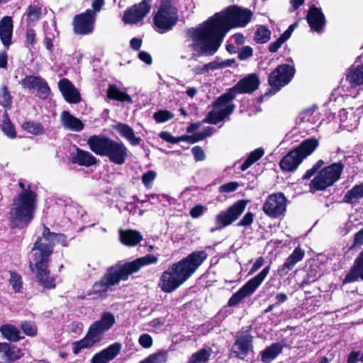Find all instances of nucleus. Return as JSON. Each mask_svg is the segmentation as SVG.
I'll use <instances>...</instances> for the list:
<instances>
[{
    "mask_svg": "<svg viewBox=\"0 0 363 363\" xmlns=\"http://www.w3.org/2000/svg\"><path fill=\"white\" fill-rule=\"evenodd\" d=\"M252 12L235 5L215 13L206 21L186 30L185 45L192 58L212 56L219 49L224 36L233 28L245 27L251 21Z\"/></svg>",
    "mask_w": 363,
    "mask_h": 363,
    "instance_id": "f257e3e1",
    "label": "nucleus"
},
{
    "mask_svg": "<svg viewBox=\"0 0 363 363\" xmlns=\"http://www.w3.org/2000/svg\"><path fill=\"white\" fill-rule=\"evenodd\" d=\"M56 243L67 245L63 234L54 233L47 227H44L42 238H38L32 249V258L30 267L35 274L38 283L44 288L52 289L55 286V279L50 274L48 263Z\"/></svg>",
    "mask_w": 363,
    "mask_h": 363,
    "instance_id": "f03ea898",
    "label": "nucleus"
},
{
    "mask_svg": "<svg viewBox=\"0 0 363 363\" xmlns=\"http://www.w3.org/2000/svg\"><path fill=\"white\" fill-rule=\"evenodd\" d=\"M206 251H195L178 262L173 264L161 275L159 286L165 293L176 290L184 284L206 259Z\"/></svg>",
    "mask_w": 363,
    "mask_h": 363,
    "instance_id": "7ed1b4c3",
    "label": "nucleus"
},
{
    "mask_svg": "<svg viewBox=\"0 0 363 363\" xmlns=\"http://www.w3.org/2000/svg\"><path fill=\"white\" fill-rule=\"evenodd\" d=\"M259 79L256 74H250L240 79L228 92L220 96L214 103L213 109L203 120L204 123L217 124L230 116L234 111L235 105L231 102L238 94H250L257 90Z\"/></svg>",
    "mask_w": 363,
    "mask_h": 363,
    "instance_id": "20e7f679",
    "label": "nucleus"
},
{
    "mask_svg": "<svg viewBox=\"0 0 363 363\" xmlns=\"http://www.w3.org/2000/svg\"><path fill=\"white\" fill-rule=\"evenodd\" d=\"M157 260L156 256L146 255L118 267H111L101 281L94 284L93 290L95 293H105L111 290V287L121 280H127L129 275L138 272L143 267L156 263Z\"/></svg>",
    "mask_w": 363,
    "mask_h": 363,
    "instance_id": "39448f33",
    "label": "nucleus"
},
{
    "mask_svg": "<svg viewBox=\"0 0 363 363\" xmlns=\"http://www.w3.org/2000/svg\"><path fill=\"white\" fill-rule=\"evenodd\" d=\"M87 145L95 154L108 157L116 164H123L128 155V150L123 143L102 135L90 136Z\"/></svg>",
    "mask_w": 363,
    "mask_h": 363,
    "instance_id": "423d86ee",
    "label": "nucleus"
},
{
    "mask_svg": "<svg viewBox=\"0 0 363 363\" xmlns=\"http://www.w3.org/2000/svg\"><path fill=\"white\" fill-rule=\"evenodd\" d=\"M115 323V316L112 313H103L99 320L91 324L84 338L72 343L73 353L77 354L82 350L90 349L99 343L103 340L105 333L108 331Z\"/></svg>",
    "mask_w": 363,
    "mask_h": 363,
    "instance_id": "0eeeda50",
    "label": "nucleus"
},
{
    "mask_svg": "<svg viewBox=\"0 0 363 363\" xmlns=\"http://www.w3.org/2000/svg\"><path fill=\"white\" fill-rule=\"evenodd\" d=\"M36 206V194L32 190L22 191L13 199L9 213V219L12 227H19L28 224L33 218Z\"/></svg>",
    "mask_w": 363,
    "mask_h": 363,
    "instance_id": "6e6552de",
    "label": "nucleus"
},
{
    "mask_svg": "<svg viewBox=\"0 0 363 363\" xmlns=\"http://www.w3.org/2000/svg\"><path fill=\"white\" fill-rule=\"evenodd\" d=\"M318 145L315 138L303 140L296 148L291 150L280 161L279 166L283 171L293 172L297 169L303 160L312 154Z\"/></svg>",
    "mask_w": 363,
    "mask_h": 363,
    "instance_id": "1a4fd4ad",
    "label": "nucleus"
},
{
    "mask_svg": "<svg viewBox=\"0 0 363 363\" xmlns=\"http://www.w3.org/2000/svg\"><path fill=\"white\" fill-rule=\"evenodd\" d=\"M344 165L340 162L333 163L323 169L310 184V191H322L337 182L342 172Z\"/></svg>",
    "mask_w": 363,
    "mask_h": 363,
    "instance_id": "9d476101",
    "label": "nucleus"
},
{
    "mask_svg": "<svg viewBox=\"0 0 363 363\" xmlns=\"http://www.w3.org/2000/svg\"><path fill=\"white\" fill-rule=\"evenodd\" d=\"M178 21L177 9L170 0L161 1L154 17V23L160 33H165L172 28Z\"/></svg>",
    "mask_w": 363,
    "mask_h": 363,
    "instance_id": "9b49d317",
    "label": "nucleus"
},
{
    "mask_svg": "<svg viewBox=\"0 0 363 363\" xmlns=\"http://www.w3.org/2000/svg\"><path fill=\"white\" fill-rule=\"evenodd\" d=\"M270 267H264L257 276L250 279L242 288L235 293L229 299L228 305L235 306L243 298L251 296L263 282L269 274Z\"/></svg>",
    "mask_w": 363,
    "mask_h": 363,
    "instance_id": "f8f14e48",
    "label": "nucleus"
},
{
    "mask_svg": "<svg viewBox=\"0 0 363 363\" xmlns=\"http://www.w3.org/2000/svg\"><path fill=\"white\" fill-rule=\"evenodd\" d=\"M247 203V200H240L226 211L218 213L216 217L218 228L226 227L236 220L245 209Z\"/></svg>",
    "mask_w": 363,
    "mask_h": 363,
    "instance_id": "ddd939ff",
    "label": "nucleus"
},
{
    "mask_svg": "<svg viewBox=\"0 0 363 363\" xmlns=\"http://www.w3.org/2000/svg\"><path fill=\"white\" fill-rule=\"evenodd\" d=\"M294 69L291 65L284 64L278 66L269 76V84L278 91L282 86L287 84L294 74Z\"/></svg>",
    "mask_w": 363,
    "mask_h": 363,
    "instance_id": "4468645a",
    "label": "nucleus"
},
{
    "mask_svg": "<svg viewBox=\"0 0 363 363\" xmlns=\"http://www.w3.org/2000/svg\"><path fill=\"white\" fill-rule=\"evenodd\" d=\"M286 207V199L281 193L269 195L264 202L262 210L266 215L271 218H277L281 216Z\"/></svg>",
    "mask_w": 363,
    "mask_h": 363,
    "instance_id": "2eb2a0df",
    "label": "nucleus"
},
{
    "mask_svg": "<svg viewBox=\"0 0 363 363\" xmlns=\"http://www.w3.org/2000/svg\"><path fill=\"white\" fill-rule=\"evenodd\" d=\"M97 11L87 9L84 13L75 16L73 19V28L77 34L86 35L94 30Z\"/></svg>",
    "mask_w": 363,
    "mask_h": 363,
    "instance_id": "dca6fc26",
    "label": "nucleus"
},
{
    "mask_svg": "<svg viewBox=\"0 0 363 363\" xmlns=\"http://www.w3.org/2000/svg\"><path fill=\"white\" fill-rule=\"evenodd\" d=\"M150 9L151 5L147 1H143L127 9L124 13L123 20L125 23H137L143 19L150 12Z\"/></svg>",
    "mask_w": 363,
    "mask_h": 363,
    "instance_id": "f3484780",
    "label": "nucleus"
},
{
    "mask_svg": "<svg viewBox=\"0 0 363 363\" xmlns=\"http://www.w3.org/2000/svg\"><path fill=\"white\" fill-rule=\"evenodd\" d=\"M306 18L313 31L320 33L323 30L326 20L320 8H318L315 5L311 6L309 8Z\"/></svg>",
    "mask_w": 363,
    "mask_h": 363,
    "instance_id": "a211bd4d",
    "label": "nucleus"
},
{
    "mask_svg": "<svg viewBox=\"0 0 363 363\" xmlns=\"http://www.w3.org/2000/svg\"><path fill=\"white\" fill-rule=\"evenodd\" d=\"M58 88L64 99L70 104H77L81 101L79 91L67 79H62L57 83Z\"/></svg>",
    "mask_w": 363,
    "mask_h": 363,
    "instance_id": "6ab92c4d",
    "label": "nucleus"
},
{
    "mask_svg": "<svg viewBox=\"0 0 363 363\" xmlns=\"http://www.w3.org/2000/svg\"><path fill=\"white\" fill-rule=\"evenodd\" d=\"M252 337L250 335L240 336L232 347V352L235 357L244 359L252 350Z\"/></svg>",
    "mask_w": 363,
    "mask_h": 363,
    "instance_id": "aec40b11",
    "label": "nucleus"
},
{
    "mask_svg": "<svg viewBox=\"0 0 363 363\" xmlns=\"http://www.w3.org/2000/svg\"><path fill=\"white\" fill-rule=\"evenodd\" d=\"M121 349L120 343H114L102 351L95 354L91 363H107L113 359Z\"/></svg>",
    "mask_w": 363,
    "mask_h": 363,
    "instance_id": "412c9836",
    "label": "nucleus"
},
{
    "mask_svg": "<svg viewBox=\"0 0 363 363\" xmlns=\"http://www.w3.org/2000/svg\"><path fill=\"white\" fill-rule=\"evenodd\" d=\"M347 80L354 88L363 84V57H359L358 60L350 67L347 75Z\"/></svg>",
    "mask_w": 363,
    "mask_h": 363,
    "instance_id": "4be33fe9",
    "label": "nucleus"
},
{
    "mask_svg": "<svg viewBox=\"0 0 363 363\" xmlns=\"http://www.w3.org/2000/svg\"><path fill=\"white\" fill-rule=\"evenodd\" d=\"M359 279L363 280V251L355 259L353 266L345 276L343 282L352 283Z\"/></svg>",
    "mask_w": 363,
    "mask_h": 363,
    "instance_id": "5701e85b",
    "label": "nucleus"
},
{
    "mask_svg": "<svg viewBox=\"0 0 363 363\" xmlns=\"http://www.w3.org/2000/svg\"><path fill=\"white\" fill-rule=\"evenodd\" d=\"M340 125L349 131L355 129L359 123V117L353 108L342 109L339 112Z\"/></svg>",
    "mask_w": 363,
    "mask_h": 363,
    "instance_id": "b1692460",
    "label": "nucleus"
},
{
    "mask_svg": "<svg viewBox=\"0 0 363 363\" xmlns=\"http://www.w3.org/2000/svg\"><path fill=\"white\" fill-rule=\"evenodd\" d=\"M13 21L10 16H4L0 21V39L7 49L11 44Z\"/></svg>",
    "mask_w": 363,
    "mask_h": 363,
    "instance_id": "393cba45",
    "label": "nucleus"
},
{
    "mask_svg": "<svg viewBox=\"0 0 363 363\" xmlns=\"http://www.w3.org/2000/svg\"><path fill=\"white\" fill-rule=\"evenodd\" d=\"M304 251L300 247H296L292 254L286 259L284 263L279 268L278 272L280 276H285L294 267L300 262L304 256Z\"/></svg>",
    "mask_w": 363,
    "mask_h": 363,
    "instance_id": "a878e982",
    "label": "nucleus"
},
{
    "mask_svg": "<svg viewBox=\"0 0 363 363\" xmlns=\"http://www.w3.org/2000/svg\"><path fill=\"white\" fill-rule=\"evenodd\" d=\"M22 356L23 353L20 348L6 342L0 343V358L3 360L11 362L19 359Z\"/></svg>",
    "mask_w": 363,
    "mask_h": 363,
    "instance_id": "bb28decb",
    "label": "nucleus"
},
{
    "mask_svg": "<svg viewBox=\"0 0 363 363\" xmlns=\"http://www.w3.org/2000/svg\"><path fill=\"white\" fill-rule=\"evenodd\" d=\"M60 120L62 126L67 130L79 132L84 128L83 123L79 118L71 115L68 111H64L61 113Z\"/></svg>",
    "mask_w": 363,
    "mask_h": 363,
    "instance_id": "cd10ccee",
    "label": "nucleus"
},
{
    "mask_svg": "<svg viewBox=\"0 0 363 363\" xmlns=\"http://www.w3.org/2000/svg\"><path fill=\"white\" fill-rule=\"evenodd\" d=\"M116 130L131 145L136 146L140 145L142 139L135 135L133 129L127 124L118 123L116 126Z\"/></svg>",
    "mask_w": 363,
    "mask_h": 363,
    "instance_id": "c85d7f7f",
    "label": "nucleus"
},
{
    "mask_svg": "<svg viewBox=\"0 0 363 363\" xmlns=\"http://www.w3.org/2000/svg\"><path fill=\"white\" fill-rule=\"evenodd\" d=\"M119 237L120 241L127 246H135L143 240L142 235L134 230H120Z\"/></svg>",
    "mask_w": 363,
    "mask_h": 363,
    "instance_id": "c756f323",
    "label": "nucleus"
},
{
    "mask_svg": "<svg viewBox=\"0 0 363 363\" xmlns=\"http://www.w3.org/2000/svg\"><path fill=\"white\" fill-rule=\"evenodd\" d=\"M72 162L82 166L90 167L96 162V159L88 151L77 148L76 153L73 155Z\"/></svg>",
    "mask_w": 363,
    "mask_h": 363,
    "instance_id": "7c9ffc66",
    "label": "nucleus"
},
{
    "mask_svg": "<svg viewBox=\"0 0 363 363\" xmlns=\"http://www.w3.org/2000/svg\"><path fill=\"white\" fill-rule=\"evenodd\" d=\"M363 199V183L354 186L347 191L343 197V201L350 204H356Z\"/></svg>",
    "mask_w": 363,
    "mask_h": 363,
    "instance_id": "2f4dec72",
    "label": "nucleus"
},
{
    "mask_svg": "<svg viewBox=\"0 0 363 363\" xmlns=\"http://www.w3.org/2000/svg\"><path fill=\"white\" fill-rule=\"evenodd\" d=\"M107 96L108 99L112 100L121 102H127L128 104L133 103L131 96L126 92L120 90L115 84H110L108 86L107 89Z\"/></svg>",
    "mask_w": 363,
    "mask_h": 363,
    "instance_id": "473e14b6",
    "label": "nucleus"
},
{
    "mask_svg": "<svg viewBox=\"0 0 363 363\" xmlns=\"http://www.w3.org/2000/svg\"><path fill=\"white\" fill-rule=\"evenodd\" d=\"M283 345L280 342H275L266 347L262 352V361L269 363L274 359L282 351Z\"/></svg>",
    "mask_w": 363,
    "mask_h": 363,
    "instance_id": "72a5a7b5",
    "label": "nucleus"
},
{
    "mask_svg": "<svg viewBox=\"0 0 363 363\" xmlns=\"http://www.w3.org/2000/svg\"><path fill=\"white\" fill-rule=\"evenodd\" d=\"M318 121V113L314 110L308 109L300 113L297 118V123L303 125V128H309L307 124H315Z\"/></svg>",
    "mask_w": 363,
    "mask_h": 363,
    "instance_id": "f704fd0d",
    "label": "nucleus"
},
{
    "mask_svg": "<svg viewBox=\"0 0 363 363\" xmlns=\"http://www.w3.org/2000/svg\"><path fill=\"white\" fill-rule=\"evenodd\" d=\"M2 335L8 340L16 342L21 339L20 331L15 326L6 324L0 328Z\"/></svg>",
    "mask_w": 363,
    "mask_h": 363,
    "instance_id": "c9c22d12",
    "label": "nucleus"
},
{
    "mask_svg": "<svg viewBox=\"0 0 363 363\" xmlns=\"http://www.w3.org/2000/svg\"><path fill=\"white\" fill-rule=\"evenodd\" d=\"M264 154V150L262 147L257 148L251 152L248 157L241 165V170L245 171L252 164L259 160Z\"/></svg>",
    "mask_w": 363,
    "mask_h": 363,
    "instance_id": "e433bc0d",
    "label": "nucleus"
},
{
    "mask_svg": "<svg viewBox=\"0 0 363 363\" xmlns=\"http://www.w3.org/2000/svg\"><path fill=\"white\" fill-rule=\"evenodd\" d=\"M44 79H43L40 77L29 75L23 79L21 84L25 89H28L30 90L35 89L37 91V89L39 88V86L41 85Z\"/></svg>",
    "mask_w": 363,
    "mask_h": 363,
    "instance_id": "4c0bfd02",
    "label": "nucleus"
},
{
    "mask_svg": "<svg viewBox=\"0 0 363 363\" xmlns=\"http://www.w3.org/2000/svg\"><path fill=\"white\" fill-rule=\"evenodd\" d=\"M211 356V352L206 349H201L194 353L186 363H206Z\"/></svg>",
    "mask_w": 363,
    "mask_h": 363,
    "instance_id": "58836bf2",
    "label": "nucleus"
},
{
    "mask_svg": "<svg viewBox=\"0 0 363 363\" xmlns=\"http://www.w3.org/2000/svg\"><path fill=\"white\" fill-rule=\"evenodd\" d=\"M271 37V31L266 26H261L257 28L255 33L254 40L257 43H265L268 42Z\"/></svg>",
    "mask_w": 363,
    "mask_h": 363,
    "instance_id": "ea45409f",
    "label": "nucleus"
},
{
    "mask_svg": "<svg viewBox=\"0 0 363 363\" xmlns=\"http://www.w3.org/2000/svg\"><path fill=\"white\" fill-rule=\"evenodd\" d=\"M21 127L24 130L33 135H40L44 131V128L40 123L33 121H26Z\"/></svg>",
    "mask_w": 363,
    "mask_h": 363,
    "instance_id": "a19ab883",
    "label": "nucleus"
},
{
    "mask_svg": "<svg viewBox=\"0 0 363 363\" xmlns=\"http://www.w3.org/2000/svg\"><path fill=\"white\" fill-rule=\"evenodd\" d=\"M217 65L215 61H212L203 65H197L191 69V72L194 75L207 74L210 71L217 69Z\"/></svg>",
    "mask_w": 363,
    "mask_h": 363,
    "instance_id": "79ce46f5",
    "label": "nucleus"
},
{
    "mask_svg": "<svg viewBox=\"0 0 363 363\" xmlns=\"http://www.w3.org/2000/svg\"><path fill=\"white\" fill-rule=\"evenodd\" d=\"M1 130L4 133L10 138H15L16 137V132L14 126L8 118L7 115L4 116V119L1 124Z\"/></svg>",
    "mask_w": 363,
    "mask_h": 363,
    "instance_id": "37998d69",
    "label": "nucleus"
},
{
    "mask_svg": "<svg viewBox=\"0 0 363 363\" xmlns=\"http://www.w3.org/2000/svg\"><path fill=\"white\" fill-rule=\"evenodd\" d=\"M160 137L162 140H164L168 143H170L172 144L179 143L182 141H187L190 143L189 135H182L179 137H174L169 133L163 131L160 133Z\"/></svg>",
    "mask_w": 363,
    "mask_h": 363,
    "instance_id": "c03bdc74",
    "label": "nucleus"
},
{
    "mask_svg": "<svg viewBox=\"0 0 363 363\" xmlns=\"http://www.w3.org/2000/svg\"><path fill=\"white\" fill-rule=\"evenodd\" d=\"M41 15V9L36 5H30L27 10V21L29 23L39 20Z\"/></svg>",
    "mask_w": 363,
    "mask_h": 363,
    "instance_id": "a18cd8bd",
    "label": "nucleus"
},
{
    "mask_svg": "<svg viewBox=\"0 0 363 363\" xmlns=\"http://www.w3.org/2000/svg\"><path fill=\"white\" fill-rule=\"evenodd\" d=\"M1 104L6 108H10L12 103V96L6 86H1L0 89Z\"/></svg>",
    "mask_w": 363,
    "mask_h": 363,
    "instance_id": "49530a36",
    "label": "nucleus"
},
{
    "mask_svg": "<svg viewBox=\"0 0 363 363\" xmlns=\"http://www.w3.org/2000/svg\"><path fill=\"white\" fill-rule=\"evenodd\" d=\"M213 128L206 127L202 132H199L193 135H189L190 143H195L211 136L213 134Z\"/></svg>",
    "mask_w": 363,
    "mask_h": 363,
    "instance_id": "de8ad7c7",
    "label": "nucleus"
},
{
    "mask_svg": "<svg viewBox=\"0 0 363 363\" xmlns=\"http://www.w3.org/2000/svg\"><path fill=\"white\" fill-rule=\"evenodd\" d=\"M174 117V114L167 110H160L155 112L153 118L157 123H164Z\"/></svg>",
    "mask_w": 363,
    "mask_h": 363,
    "instance_id": "09e8293b",
    "label": "nucleus"
},
{
    "mask_svg": "<svg viewBox=\"0 0 363 363\" xmlns=\"http://www.w3.org/2000/svg\"><path fill=\"white\" fill-rule=\"evenodd\" d=\"M157 173L153 170L147 171L143 174L142 182L146 188L150 189L152 187V182L155 179Z\"/></svg>",
    "mask_w": 363,
    "mask_h": 363,
    "instance_id": "8fccbe9b",
    "label": "nucleus"
},
{
    "mask_svg": "<svg viewBox=\"0 0 363 363\" xmlns=\"http://www.w3.org/2000/svg\"><path fill=\"white\" fill-rule=\"evenodd\" d=\"M240 184L237 182H230L219 186L218 190L220 193H231L237 190Z\"/></svg>",
    "mask_w": 363,
    "mask_h": 363,
    "instance_id": "3c124183",
    "label": "nucleus"
},
{
    "mask_svg": "<svg viewBox=\"0 0 363 363\" xmlns=\"http://www.w3.org/2000/svg\"><path fill=\"white\" fill-rule=\"evenodd\" d=\"M23 331L29 336H35L37 333V328L33 322H24L21 324Z\"/></svg>",
    "mask_w": 363,
    "mask_h": 363,
    "instance_id": "603ef678",
    "label": "nucleus"
},
{
    "mask_svg": "<svg viewBox=\"0 0 363 363\" xmlns=\"http://www.w3.org/2000/svg\"><path fill=\"white\" fill-rule=\"evenodd\" d=\"M9 281L13 290L18 292L21 288V277L15 272H11Z\"/></svg>",
    "mask_w": 363,
    "mask_h": 363,
    "instance_id": "864d4df0",
    "label": "nucleus"
},
{
    "mask_svg": "<svg viewBox=\"0 0 363 363\" xmlns=\"http://www.w3.org/2000/svg\"><path fill=\"white\" fill-rule=\"evenodd\" d=\"M147 358L151 363H164L167 361V352H160L151 354Z\"/></svg>",
    "mask_w": 363,
    "mask_h": 363,
    "instance_id": "5fc2aeb1",
    "label": "nucleus"
},
{
    "mask_svg": "<svg viewBox=\"0 0 363 363\" xmlns=\"http://www.w3.org/2000/svg\"><path fill=\"white\" fill-rule=\"evenodd\" d=\"M253 55V49L250 46L242 47L238 52V57L240 60H246Z\"/></svg>",
    "mask_w": 363,
    "mask_h": 363,
    "instance_id": "6e6d98bb",
    "label": "nucleus"
},
{
    "mask_svg": "<svg viewBox=\"0 0 363 363\" xmlns=\"http://www.w3.org/2000/svg\"><path fill=\"white\" fill-rule=\"evenodd\" d=\"M206 210L207 207L201 204H198L191 209L189 214L193 218H198L201 216L206 211Z\"/></svg>",
    "mask_w": 363,
    "mask_h": 363,
    "instance_id": "4d7b16f0",
    "label": "nucleus"
},
{
    "mask_svg": "<svg viewBox=\"0 0 363 363\" xmlns=\"http://www.w3.org/2000/svg\"><path fill=\"white\" fill-rule=\"evenodd\" d=\"M50 92V89L47 84V82L44 80L39 88L37 89V95L41 99H46L48 97Z\"/></svg>",
    "mask_w": 363,
    "mask_h": 363,
    "instance_id": "13d9d810",
    "label": "nucleus"
},
{
    "mask_svg": "<svg viewBox=\"0 0 363 363\" xmlns=\"http://www.w3.org/2000/svg\"><path fill=\"white\" fill-rule=\"evenodd\" d=\"M363 361V353L359 351H352L347 357V363H358Z\"/></svg>",
    "mask_w": 363,
    "mask_h": 363,
    "instance_id": "bf43d9fd",
    "label": "nucleus"
},
{
    "mask_svg": "<svg viewBox=\"0 0 363 363\" xmlns=\"http://www.w3.org/2000/svg\"><path fill=\"white\" fill-rule=\"evenodd\" d=\"M286 40L287 39L281 35L276 41L269 45V50L271 52H276Z\"/></svg>",
    "mask_w": 363,
    "mask_h": 363,
    "instance_id": "052dcab7",
    "label": "nucleus"
},
{
    "mask_svg": "<svg viewBox=\"0 0 363 363\" xmlns=\"http://www.w3.org/2000/svg\"><path fill=\"white\" fill-rule=\"evenodd\" d=\"M194 160L196 162L203 161L206 158V155L203 149L199 146H195L191 149Z\"/></svg>",
    "mask_w": 363,
    "mask_h": 363,
    "instance_id": "680f3d73",
    "label": "nucleus"
},
{
    "mask_svg": "<svg viewBox=\"0 0 363 363\" xmlns=\"http://www.w3.org/2000/svg\"><path fill=\"white\" fill-rule=\"evenodd\" d=\"M138 342L144 348H149L152 345V339L148 334H143L140 336Z\"/></svg>",
    "mask_w": 363,
    "mask_h": 363,
    "instance_id": "e2e57ef3",
    "label": "nucleus"
},
{
    "mask_svg": "<svg viewBox=\"0 0 363 363\" xmlns=\"http://www.w3.org/2000/svg\"><path fill=\"white\" fill-rule=\"evenodd\" d=\"M254 220V214L251 212H247L243 218L238 223V226H248L252 224Z\"/></svg>",
    "mask_w": 363,
    "mask_h": 363,
    "instance_id": "0e129e2a",
    "label": "nucleus"
},
{
    "mask_svg": "<svg viewBox=\"0 0 363 363\" xmlns=\"http://www.w3.org/2000/svg\"><path fill=\"white\" fill-rule=\"evenodd\" d=\"M264 264V259L262 257H259L256 259L255 263L253 264L252 268L249 272V274H252L255 272H257L259 268L262 267Z\"/></svg>",
    "mask_w": 363,
    "mask_h": 363,
    "instance_id": "69168bd1",
    "label": "nucleus"
},
{
    "mask_svg": "<svg viewBox=\"0 0 363 363\" xmlns=\"http://www.w3.org/2000/svg\"><path fill=\"white\" fill-rule=\"evenodd\" d=\"M26 43L33 45L35 43V33L33 29H27L26 31Z\"/></svg>",
    "mask_w": 363,
    "mask_h": 363,
    "instance_id": "338daca9",
    "label": "nucleus"
},
{
    "mask_svg": "<svg viewBox=\"0 0 363 363\" xmlns=\"http://www.w3.org/2000/svg\"><path fill=\"white\" fill-rule=\"evenodd\" d=\"M362 245H363V228L355 234L353 242L354 246Z\"/></svg>",
    "mask_w": 363,
    "mask_h": 363,
    "instance_id": "774afa93",
    "label": "nucleus"
}]
</instances>
